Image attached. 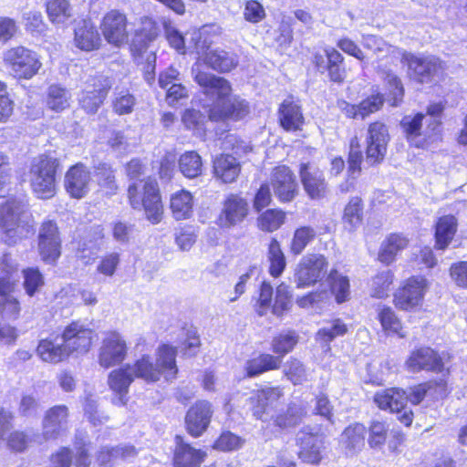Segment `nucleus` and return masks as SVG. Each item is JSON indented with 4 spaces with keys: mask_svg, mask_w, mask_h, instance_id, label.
Returning a JSON list of instances; mask_svg holds the SVG:
<instances>
[{
    "mask_svg": "<svg viewBox=\"0 0 467 467\" xmlns=\"http://www.w3.org/2000/svg\"><path fill=\"white\" fill-rule=\"evenodd\" d=\"M206 108L212 120H239L250 112L248 102L234 94L230 83L221 77L206 78Z\"/></svg>",
    "mask_w": 467,
    "mask_h": 467,
    "instance_id": "obj_1",
    "label": "nucleus"
},
{
    "mask_svg": "<svg viewBox=\"0 0 467 467\" xmlns=\"http://www.w3.org/2000/svg\"><path fill=\"white\" fill-rule=\"evenodd\" d=\"M176 355L175 348L162 344L157 348L155 358L148 353H143L132 365L130 364V369L135 378L148 383L157 382L162 376L166 380H171L176 378L178 372Z\"/></svg>",
    "mask_w": 467,
    "mask_h": 467,
    "instance_id": "obj_2",
    "label": "nucleus"
},
{
    "mask_svg": "<svg viewBox=\"0 0 467 467\" xmlns=\"http://www.w3.org/2000/svg\"><path fill=\"white\" fill-rule=\"evenodd\" d=\"M0 228L5 242L15 244L33 233V222L23 198L10 199L0 207Z\"/></svg>",
    "mask_w": 467,
    "mask_h": 467,
    "instance_id": "obj_3",
    "label": "nucleus"
},
{
    "mask_svg": "<svg viewBox=\"0 0 467 467\" xmlns=\"http://www.w3.org/2000/svg\"><path fill=\"white\" fill-rule=\"evenodd\" d=\"M128 195L133 209H144L147 219L153 224L162 219L163 207L156 180H140L129 186Z\"/></svg>",
    "mask_w": 467,
    "mask_h": 467,
    "instance_id": "obj_4",
    "label": "nucleus"
},
{
    "mask_svg": "<svg viewBox=\"0 0 467 467\" xmlns=\"http://www.w3.org/2000/svg\"><path fill=\"white\" fill-rule=\"evenodd\" d=\"M59 166L57 158L40 155L36 158L29 170V182L33 192L39 199L47 200L57 193L56 173Z\"/></svg>",
    "mask_w": 467,
    "mask_h": 467,
    "instance_id": "obj_5",
    "label": "nucleus"
},
{
    "mask_svg": "<svg viewBox=\"0 0 467 467\" xmlns=\"http://www.w3.org/2000/svg\"><path fill=\"white\" fill-rule=\"evenodd\" d=\"M3 61L9 73L16 79H31L42 67L40 57L22 46L5 50Z\"/></svg>",
    "mask_w": 467,
    "mask_h": 467,
    "instance_id": "obj_6",
    "label": "nucleus"
},
{
    "mask_svg": "<svg viewBox=\"0 0 467 467\" xmlns=\"http://www.w3.org/2000/svg\"><path fill=\"white\" fill-rule=\"evenodd\" d=\"M328 261L323 254H308L303 256L294 272V282L298 288L315 285L327 274Z\"/></svg>",
    "mask_w": 467,
    "mask_h": 467,
    "instance_id": "obj_7",
    "label": "nucleus"
},
{
    "mask_svg": "<svg viewBox=\"0 0 467 467\" xmlns=\"http://www.w3.org/2000/svg\"><path fill=\"white\" fill-rule=\"evenodd\" d=\"M428 282L421 276L405 280L393 294V305L402 311H413L422 306Z\"/></svg>",
    "mask_w": 467,
    "mask_h": 467,
    "instance_id": "obj_8",
    "label": "nucleus"
},
{
    "mask_svg": "<svg viewBox=\"0 0 467 467\" xmlns=\"http://www.w3.org/2000/svg\"><path fill=\"white\" fill-rule=\"evenodd\" d=\"M95 336V330L88 323L76 320L64 327L61 340L70 356H80L89 351Z\"/></svg>",
    "mask_w": 467,
    "mask_h": 467,
    "instance_id": "obj_9",
    "label": "nucleus"
},
{
    "mask_svg": "<svg viewBox=\"0 0 467 467\" xmlns=\"http://www.w3.org/2000/svg\"><path fill=\"white\" fill-rule=\"evenodd\" d=\"M11 257L5 254L3 257L5 276L0 277V311L4 317L7 319H16L20 313V304L16 298L12 296L16 279L13 277Z\"/></svg>",
    "mask_w": 467,
    "mask_h": 467,
    "instance_id": "obj_10",
    "label": "nucleus"
},
{
    "mask_svg": "<svg viewBox=\"0 0 467 467\" xmlns=\"http://www.w3.org/2000/svg\"><path fill=\"white\" fill-rule=\"evenodd\" d=\"M128 353L124 337L116 331L108 332L99 348L98 361L105 368L122 363Z\"/></svg>",
    "mask_w": 467,
    "mask_h": 467,
    "instance_id": "obj_11",
    "label": "nucleus"
},
{
    "mask_svg": "<svg viewBox=\"0 0 467 467\" xmlns=\"http://www.w3.org/2000/svg\"><path fill=\"white\" fill-rule=\"evenodd\" d=\"M37 249L41 259L54 264L61 254V238L57 223L53 221L42 223L38 231Z\"/></svg>",
    "mask_w": 467,
    "mask_h": 467,
    "instance_id": "obj_12",
    "label": "nucleus"
},
{
    "mask_svg": "<svg viewBox=\"0 0 467 467\" xmlns=\"http://www.w3.org/2000/svg\"><path fill=\"white\" fill-rule=\"evenodd\" d=\"M389 141L388 127L381 121L368 124L366 137V158L371 164L380 162L386 153Z\"/></svg>",
    "mask_w": 467,
    "mask_h": 467,
    "instance_id": "obj_13",
    "label": "nucleus"
},
{
    "mask_svg": "<svg viewBox=\"0 0 467 467\" xmlns=\"http://www.w3.org/2000/svg\"><path fill=\"white\" fill-rule=\"evenodd\" d=\"M400 60L408 66L413 77L421 83L431 81L442 70L441 61L432 56L417 57L403 50Z\"/></svg>",
    "mask_w": 467,
    "mask_h": 467,
    "instance_id": "obj_14",
    "label": "nucleus"
},
{
    "mask_svg": "<svg viewBox=\"0 0 467 467\" xmlns=\"http://www.w3.org/2000/svg\"><path fill=\"white\" fill-rule=\"evenodd\" d=\"M92 178L89 170L82 163L70 167L64 178V187L67 193L75 199H82L89 192Z\"/></svg>",
    "mask_w": 467,
    "mask_h": 467,
    "instance_id": "obj_15",
    "label": "nucleus"
},
{
    "mask_svg": "<svg viewBox=\"0 0 467 467\" xmlns=\"http://www.w3.org/2000/svg\"><path fill=\"white\" fill-rule=\"evenodd\" d=\"M249 205L242 196L234 193L228 194L218 217V224L223 228H232L241 223L248 215Z\"/></svg>",
    "mask_w": 467,
    "mask_h": 467,
    "instance_id": "obj_16",
    "label": "nucleus"
},
{
    "mask_svg": "<svg viewBox=\"0 0 467 467\" xmlns=\"http://www.w3.org/2000/svg\"><path fill=\"white\" fill-rule=\"evenodd\" d=\"M100 28L105 39L117 47L128 40V20L125 14L119 10L108 12L101 22Z\"/></svg>",
    "mask_w": 467,
    "mask_h": 467,
    "instance_id": "obj_17",
    "label": "nucleus"
},
{
    "mask_svg": "<svg viewBox=\"0 0 467 467\" xmlns=\"http://www.w3.org/2000/svg\"><path fill=\"white\" fill-rule=\"evenodd\" d=\"M270 184L275 195L281 202H291L297 193L296 176L285 165H280L273 169Z\"/></svg>",
    "mask_w": 467,
    "mask_h": 467,
    "instance_id": "obj_18",
    "label": "nucleus"
},
{
    "mask_svg": "<svg viewBox=\"0 0 467 467\" xmlns=\"http://www.w3.org/2000/svg\"><path fill=\"white\" fill-rule=\"evenodd\" d=\"M405 366L410 372L427 370L440 373L444 369L441 356L427 347L413 350L406 360Z\"/></svg>",
    "mask_w": 467,
    "mask_h": 467,
    "instance_id": "obj_19",
    "label": "nucleus"
},
{
    "mask_svg": "<svg viewBox=\"0 0 467 467\" xmlns=\"http://www.w3.org/2000/svg\"><path fill=\"white\" fill-rule=\"evenodd\" d=\"M297 441L300 447L299 459L306 463L317 465L323 458L325 449L323 435L302 431L298 433Z\"/></svg>",
    "mask_w": 467,
    "mask_h": 467,
    "instance_id": "obj_20",
    "label": "nucleus"
},
{
    "mask_svg": "<svg viewBox=\"0 0 467 467\" xmlns=\"http://www.w3.org/2000/svg\"><path fill=\"white\" fill-rule=\"evenodd\" d=\"M67 415V408L64 405L48 410L43 420V434L36 436V442L41 444L44 441L57 439L66 429Z\"/></svg>",
    "mask_w": 467,
    "mask_h": 467,
    "instance_id": "obj_21",
    "label": "nucleus"
},
{
    "mask_svg": "<svg viewBox=\"0 0 467 467\" xmlns=\"http://www.w3.org/2000/svg\"><path fill=\"white\" fill-rule=\"evenodd\" d=\"M135 376L130 369V364H126L109 374L108 384L114 392L112 402L118 406H124L128 401V392Z\"/></svg>",
    "mask_w": 467,
    "mask_h": 467,
    "instance_id": "obj_22",
    "label": "nucleus"
},
{
    "mask_svg": "<svg viewBox=\"0 0 467 467\" xmlns=\"http://www.w3.org/2000/svg\"><path fill=\"white\" fill-rule=\"evenodd\" d=\"M367 432L365 425L358 422L348 425L343 431L339 446L346 456H355L364 449Z\"/></svg>",
    "mask_w": 467,
    "mask_h": 467,
    "instance_id": "obj_23",
    "label": "nucleus"
},
{
    "mask_svg": "<svg viewBox=\"0 0 467 467\" xmlns=\"http://www.w3.org/2000/svg\"><path fill=\"white\" fill-rule=\"evenodd\" d=\"M299 174L304 189L310 198L318 199L325 196L327 183L321 171L309 163H302Z\"/></svg>",
    "mask_w": 467,
    "mask_h": 467,
    "instance_id": "obj_24",
    "label": "nucleus"
},
{
    "mask_svg": "<svg viewBox=\"0 0 467 467\" xmlns=\"http://www.w3.org/2000/svg\"><path fill=\"white\" fill-rule=\"evenodd\" d=\"M280 126L286 131L301 130L305 123V118L300 105L292 98L285 99L278 109Z\"/></svg>",
    "mask_w": 467,
    "mask_h": 467,
    "instance_id": "obj_25",
    "label": "nucleus"
},
{
    "mask_svg": "<svg viewBox=\"0 0 467 467\" xmlns=\"http://www.w3.org/2000/svg\"><path fill=\"white\" fill-rule=\"evenodd\" d=\"M361 43L365 48L372 51L378 64L384 58H400L403 52V49L387 43L382 37L375 35H363ZM379 67L380 65H378V67Z\"/></svg>",
    "mask_w": 467,
    "mask_h": 467,
    "instance_id": "obj_26",
    "label": "nucleus"
},
{
    "mask_svg": "<svg viewBox=\"0 0 467 467\" xmlns=\"http://www.w3.org/2000/svg\"><path fill=\"white\" fill-rule=\"evenodd\" d=\"M373 400L380 410L400 412L408 401V395L401 389L389 388L376 392Z\"/></svg>",
    "mask_w": 467,
    "mask_h": 467,
    "instance_id": "obj_27",
    "label": "nucleus"
},
{
    "mask_svg": "<svg viewBox=\"0 0 467 467\" xmlns=\"http://www.w3.org/2000/svg\"><path fill=\"white\" fill-rule=\"evenodd\" d=\"M57 337H48L39 341L36 348L37 356L42 361L57 364L70 357L68 351L65 348L63 341H57Z\"/></svg>",
    "mask_w": 467,
    "mask_h": 467,
    "instance_id": "obj_28",
    "label": "nucleus"
},
{
    "mask_svg": "<svg viewBox=\"0 0 467 467\" xmlns=\"http://www.w3.org/2000/svg\"><path fill=\"white\" fill-rule=\"evenodd\" d=\"M458 229L455 216L447 214L438 218L435 223V247L446 249L453 240Z\"/></svg>",
    "mask_w": 467,
    "mask_h": 467,
    "instance_id": "obj_29",
    "label": "nucleus"
},
{
    "mask_svg": "<svg viewBox=\"0 0 467 467\" xmlns=\"http://www.w3.org/2000/svg\"><path fill=\"white\" fill-rule=\"evenodd\" d=\"M74 41L79 49L92 51L99 48L101 39L96 26L90 21L83 20L75 29Z\"/></svg>",
    "mask_w": 467,
    "mask_h": 467,
    "instance_id": "obj_30",
    "label": "nucleus"
},
{
    "mask_svg": "<svg viewBox=\"0 0 467 467\" xmlns=\"http://www.w3.org/2000/svg\"><path fill=\"white\" fill-rule=\"evenodd\" d=\"M108 88L99 80H93L92 85H87L79 97L81 107L88 113H95L103 103Z\"/></svg>",
    "mask_w": 467,
    "mask_h": 467,
    "instance_id": "obj_31",
    "label": "nucleus"
},
{
    "mask_svg": "<svg viewBox=\"0 0 467 467\" xmlns=\"http://www.w3.org/2000/svg\"><path fill=\"white\" fill-rule=\"evenodd\" d=\"M137 451L131 445L102 447L97 455V462L101 467H112L119 460H129L135 457Z\"/></svg>",
    "mask_w": 467,
    "mask_h": 467,
    "instance_id": "obj_32",
    "label": "nucleus"
},
{
    "mask_svg": "<svg viewBox=\"0 0 467 467\" xmlns=\"http://www.w3.org/2000/svg\"><path fill=\"white\" fill-rule=\"evenodd\" d=\"M193 196L186 190L178 191L171 196L170 209L177 221L189 219L193 213Z\"/></svg>",
    "mask_w": 467,
    "mask_h": 467,
    "instance_id": "obj_33",
    "label": "nucleus"
},
{
    "mask_svg": "<svg viewBox=\"0 0 467 467\" xmlns=\"http://www.w3.org/2000/svg\"><path fill=\"white\" fill-rule=\"evenodd\" d=\"M327 282L330 293L334 296L337 304L345 303L350 299V282L348 275L334 267L329 270Z\"/></svg>",
    "mask_w": 467,
    "mask_h": 467,
    "instance_id": "obj_34",
    "label": "nucleus"
},
{
    "mask_svg": "<svg viewBox=\"0 0 467 467\" xmlns=\"http://www.w3.org/2000/svg\"><path fill=\"white\" fill-rule=\"evenodd\" d=\"M141 23L142 26L136 32L130 45L131 51L138 56L146 50L149 43L153 41L159 34V29L151 18L144 17Z\"/></svg>",
    "mask_w": 467,
    "mask_h": 467,
    "instance_id": "obj_35",
    "label": "nucleus"
},
{
    "mask_svg": "<svg viewBox=\"0 0 467 467\" xmlns=\"http://www.w3.org/2000/svg\"><path fill=\"white\" fill-rule=\"evenodd\" d=\"M409 244V239L399 234H391L382 242L378 254L379 260L386 265L391 264L396 255Z\"/></svg>",
    "mask_w": 467,
    "mask_h": 467,
    "instance_id": "obj_36",
    "label": "nucleus"
},
{
    "mask_svg": "<svg viewBox=\"0 0 467 467\" xmlns=\"http://www.w3.org/2000/svg\"><path fill=\"white\" fill-rule=\"evenodd\" d=\"M238 60L234 54L220 48L206 47V66L220 72L231 71L237 66Z\"/></svg>",
    "mask_w": 467,
    "mask_h": 467,
    "instance_id": "obj_37",
    "label": "nucleus"
},
{
    "mask_svg": "<svg viewBox=\"0 0 467 467\" xmlns=\"http://www.w3.org/2000/svg\"><path fill=\"white\" fill-rule=\"evenodd\" d=\"M348 331V326L341 319H334L327 322L316 333L315 339L326 351L330 350V342L337 337L346 335Z\"/></svg>",
    "mask_w": 467,
    "mask_h": 467,
    "instance_id": "obj_38",
    "label": "nucleus"
},
{
    "mask_svg": "<svg viewBox=\"0 0 467 467\" xmlns=\"http://www.w3.org/2000/svg\"><path fill=\"white\" fill-rule=\"evenodd\" d=\"M378 319L382 330L388 336H398L400 338L406 337V331L395 311L389 306H382L378 311Z\"/></svg>",
    "mask_w": 467,
    "mask_h": 467,
    "instance_id": "obj_39",
    "label": "nucleus"
},
{
    "mask_svg": "<svg viewBox=\"0 0 467 467\" xmlns=\"http://www.w3.org/2000/svg\"><path fill=\"white\" fill-rule=\"evenodd\" d=\"M214 174L223 182L230 183L235 181L240 172V164L231 155H221L213 161Z\"/></svg>",
    "mask_w": 467,
    "mask_h": 467,
    "instance_id": "obj_40",
    "label": "nucleus"
},
{
    "mask_svg": "<svg viewBox=\"0 0 467 467\" xmlns=\"http://www.w3.org/2000/svg\"><path fill=\"white\" fill-rule=\"evenodd\" d=\"M266 260L270 275L275 278L281 276L286 267V259L280 243L275 238H272L268 244Z\"/></svg>",
    "mask_w": 467,
    "mask_h": 467,
    "instance_id": "obj_41",
    "label": "nucleus"
},
{
    "mask_svg": "<svg viewBox=\"0 0 467 467\" xmlns=\"http://www.w3.org/2000/svg\"><path fill=\"white\" fill-rule=\"evenodd\" d=\"M46 7L48 19L54 25L65 26L72 17V7L67 0H47Z\"/></svg>",
    "mask_w": 467,
    "mask_h": 467,
    "instance_id": "obj_42",
    "label": "nucleus"
},
{
    "mask_svg": "<svg viewBox=\"0 0 467 467\" xmlns=\"http://www.w3.org/2000/svg\"><path fill=\"white\" fill-rule=\"evenodd\" d=\"M282 358L270 354H262L254 358L246 363V372L249 377L260 375L268 370H274L280 368Z\"/></svg>",
    "mask_w": 467,
    "mask_h": 467,
    "instance_id": "obj_43",
    "label": "nucleus"
},
{
    "mask_svg": "<svg viewBox=\"0 0 467 467\" xmlns=\"http://www.w3.org/2000/svg\"><path fill=\"white\" fill-rule=\"evenodd\" d=\"M46 100L48 109L60 112L69 107L71 93L59 84H52L47 88Z\"/></svg>",
    "mask_w": 467,
    "mask_h": 467,
    "instance_id": "obj_44",
    "label": "nucleus"
},
{
    "mask_svg": "<svg viewBox=\"0 0 467 467\" xmlns=\"http://www.w3.org/2000/svg\"><path fill=\"white\" fill-rule=\"evenodd\" d=\"M193 44L195 53L199 56L197 62L192 66V73L195 81L201 86L204 87V72L202 70L204 65V59L202 56L204 54V40L202 39V34L200 30H194L192 33L190 41V47Z\"/></svg>",
    "mask_w": 467,
    "mask_h": 467,
    "instance_id": "obj_45",
    "label": "nucleus"
},
{
    "mask_svg": "<svg viewBox=\"0 0 467 467\" xmlns=\"http://www.w3.org/2000/svg\"><path fill=\"white\" fill-rule=\"evenodd\" d=\"M201 459L200 451L178 442L173 459L174 467H198Z\"/></svg>",
    "mask_w": 467,
    "mask_h": 467,
    "instance_id": "obj_46",
    "label": "nucleus"
},
{
    "mask_svg": "<svg viewBox=\"0 0 467 467\" xmlns=\"http://www.w3.org/2000/svg\"><path fill=\"white\" fill-rule=\"evenodd\" d=\"M186 428L193 437H199L204 431V403L200 401L192 406L187 412Z\"/></svg>",
    "mask_w": 467,
    "mask_h": 467,
    "instance_id": "obj_47",
    "label": "nucleus"
},
{
    "mask_svg": "<svg viewBox=\"0 0 467 467\" xmlns=\"http://www.w3.org/2000/svg\"><path fill=\"white\" fill-rule=\"evenodd\" d=\"M363 204L358 197H353L344 209L343 223L350 231L359 227L362 223Z\"/></svg>",
    "mask_w": 467,
    "mask_h": 467,
    "instance_id": "obj_48",
    "label": "nucleus"
},
{
    "mask_svg": "<svg viewBox=\"0 0 467 467\" xmlns=\"http://www.w3.org/2000/svg\"><path fill=\"white\" fill-rule=\"evenodd\" d=\"M394 281V274L390 270H385L376 275L370 284L371 296L377 298H384L389 296Z\"/></svg>",
    "mask_w": 467,
    "mask_h": 467,
    "instance_id": "obj_49",
    "label": "nucleus"
},
{
    "mask_svg": "<svg viewBox=\"0 0 467 467\" xmlns=\"http://www.w3.org/2000/svg\"><path fill=\"white\" fill-rule=\"evenodd\" d=\"M424 119V114L417 113L414 116H405L400 122L407 139L414 143L416 147L422 146V144L415 140L421 135L422 121Z\"/></svg>",
    "mask_w": 467,
    "mask_h": 467,
    "instance_id": "obj_50",
    "label": "nucleus"
},
{
    "mask_svg": "<svg viewBox=\"0 0 467 467\" xmlns=\"http://www.w3.org/2000/svg\"><path fill=\"white\" fill-rule=\"evenodd\" d=\"M120 264V254L110 252L102 255L97 263L96 274L103 278H111L115 275Z\"/></svg>",
    "mask_w": 467,
    "mask_h": 467,
    "instance_id": "obj_51",
    "label": "nucleus"
},
{
    "mask_svg": "<svg viewBox=\"0 0 467 467\" xmlns=\"http://www.w3.org/2000/svg\"><path fill=\"white\" fill-rule=\"evenodd\" d=\"M389 425L385 421L373 420L368 428V444L373 450L381 449L386 443Z\"/></svg>",
    "mask_w": 467,
    "mask_h": 467,
    "instance_id": "obj_52",
    "label": "nucleus"
},
{
    "mask_svg": "<svg viewBox=\"0 0 467 467\" xmlns=\"http://www.w3.org/2000/svg\"><path fill=\"white\" fill-rule=\"evenodd\" d=\"M285 213L281 210L269 209L257 219L258 227L265 232H274L285 223Z\"/></svg>",
    "mask_w": 467,
    "mask_h": 467,
    "instance_id": "obj_53",
    "label": "nucleus"
},
{
    "mask_svg": "<svg viewBox=\"0 0 467 467\" xmlns=\"http://www.w3.org/2000/svg\"><path fill=\"white\" fill-rule=\"evenodd\" d=\"M362 152L360 148L349 150L348 154V179L339 185L341 192H349L354 186V180L360 171V164L362 161Z\"/></svg>",
    "mask_w": 467,
    "mask_h": 467,
    "instance_id": "obj_54",
    "label": "nucleus"
},
{
    "mask_svg": "<svg viewBox=\"0 0 467 467\" xmlns=\"http://www.w3.org/2000/svg\"><path fill=\"white\" fill-rule=\"evenodd\" d=\"M202 165V158L195 151H187L179 160L180 170L188 178H194L199 175Z\"/></svg>",
    "mask_w": 467,
    "mask_h": 467,
    "instance_id": "obj_55",
    "label": "nucleus"
},
{
    "mask_svg": "<svg viewBox=\"0 0 467 467\" xmlns=\"http://www.w3.org/2000/svg\"><path fill=\"white\" fill-rule=\"evenodd\" d=\"M316 232L308 226L297 228L290 243V252L295 254H300L306 245L314 239Z\"/></svg>",
    "mask_w": 467,
    "mask_h": 467,
    "instance_id": "obj_56",
    "label": "nucleus"
},
{
    "mask_svg": "<svg viewBox=\"0 0 467 467\" xmlns=\"http://www.w3.org/2000/svg\"><path fill=\"white\" fill-rule=\"evenodd\" d=\"M96 177L99 186L106 194L111 195L117 190L115 175L111 167L106 163H100L96 167Z\"/></svg>",
    "mask_w": 467,
    "mask_h": 467,
    "instance_id": "obj_57",
    "label": "nucleus"
},
{
    "mask_svg": "<svg viewBox=\"0 0 467 467\" xmlns=\"http://www.w3.org/2000/svg\"><path fill=\"white\" fill-rule=\"evenodd\" d=\"M298 342V337L294 332L280 334L272 341L273 351L283 356L290 352Z\"/></svg>",
    "mask_w": 467,
    "mask_h": 467,
    "instance_id": "obj_58",
    "label": "nucleus"
},
{
    "mask_svg": "<svg viewBox=\"0 0 467 467\" xmlns=\"http://www.w3.org/2000/svg\"><path fill=\"white\" fill-rule=\"evenodd\" d=\"M165 37L171 46L178 53H185V41L183 36L172 25L171 21L164 19L162 22Z\"/></svg>",
    "mask_w": 467,
    "mask_h": 467,
    "instance_id": "obj_59",
    "label": "nucleus"
},
{
    "mask_svg": "<svg viewBox=\"0 0 467 467\" xmlns=\"http://www.w3.org/2000/svg\"><path fill=\"white\" fill-rule=\"evenodd\" d=\"M24 287L29 296H33L44 285V277L37 268L29 267L23 271Z\"/></svg>",
    "mask_w": 467,
    "mask_h": 467,
    "instance_id": "obj_60",
    "label": "nucleus"
},
{
    "mask_svg": "<svg viewBox=\"0 0 467 467\" xmlns=\"http://www.w3.org/2000/svg\"><path fill=\"white\" fill-rule=\"evenodd\" d=\"M136 99L128 90L116 92L113 100V109L119 115L130 114L132 112Z\"/></svg>",
    "mask_w": 467,
    "mask_h": 467,
    "instance_id": "obj_61",
    "label": "nucleus"
},
{
    "mask_svg": "<svg viewBox=\"0 0 467 467\" xmlns=\"http://www.w3.org/2000/svg\"><path fill=\"white\" fill-rule=\"evenodd\" d=\"M41 410L40 401L34 393H26L22 396L18 408L22 416L33 418L37 416Z\"/></svg>",
    "mask_w": 467,
    "mask_h": 467,
    "instance_id": "obj_62",
    "label": "nucleus"
},
{
    "mask_svg": "<svg viewBox=\"0 0 467 467\" xmlns=\"http://www.w3.org/2000/svg\"><path fill=\"white\" fill-rule=\"evenodd\" d=\"M285 375L294 384H302L307 380V373L304 365L297 359L292 358L286 362L284 368Z\"/></svg>",
    "mask_w": 467,
    "mask_h": 467,
    "instance_id": "obj_63",
    "label": "nucleus"
},
{
    "mask_svg": "<svg viewBox=\"0 0 467 467\" xmlns=\"http://www.w3.org/2000/svg\"><path fill=\"white\" fill-rule=\"evenodd\" d=\"M243 16L245 21L257 24L266 16L265 7L256 0H248L244 3Z\"/></svg>",
    "mask_w": 467,
    "mask_h": 467,
    "instance_id": "obj_64",
    "label": "nucleus"
}]
</instances>
